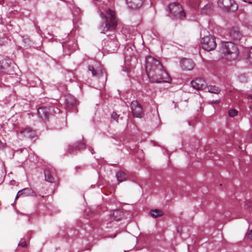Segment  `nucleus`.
<instances>
[{"mask_svg":"<svg viewBox=\"0 0 252 252\" xmlns=\"http://www.w3.org/2000/svg\"><path fill=\"white\" fill-rule=\"evenodd\" d=\"M239 79L242 81L245 82L246 81V79L245 76H244V75H240L239 76Z\"/></svg>","mask_w":252,"mask_h":252,"instance_id":"nucleus-34","label":"nucleus"},{"mask_svg":"<svg viewBox=\"0 0 252 252\" xmlns=\"http://www.w3.org/2000/svg\"><path fill=\"white\" fill-rule=\"evenodd\" d=\"M119 117V115H118L115 112H113L112 114H111V118L112 119H113L114 120H115V121H116L117 122H118V121Z\"/></svg>","mask_w":252,"mask_h":252,"instance_id":"nucleus-31","label":"nucleus"},{"mask_svg":"<svg viewBox=\"0 0 252 252\" xmlns=\"http://www.w3.org/2000/svg\"><path fill=\"white\" fill-rule=\"evenodd\" d=\"M19 246H20L22 247H27V243L26 242H22L18 244Z\"/></svg>","mask_w":252,"mask_h":252,"instance_id":"nucleus-33","label":"nucleus"},{"mask_svg":"<svg viewBox=\"0 0 252 252\" xmlns=\"http://www.w3.org/2000/svg\"><path fill=\"white\" fill-rule=\"evenodd\" d=\"M219 6L227 11L234 12L238 8V6L233 0H219Z\"/></svg>","mask_w":252,"mask_h":252,"instance_id":"nucleus-8","label":"nucleus"},{"mask_svg":"<svg viewBox=\"0 0 252 252\" xmlns=\"http://www.w3.org/2000/svg\"><path fill=\"white\" fill-rule=\"evenodd\" d=\"M20 133L24 137L32 140H35L36 137L35 131L29 128L21 130Z\"/></svg>","mask_w":252,"mask_h":252,"instance_id":"nucleus-16","label":"nucleus"},{"mask_svg":"<svg viewBox=\"0 0 252 252\" xmlns=\"http://www.w3.org/2000/svg\"><path fill=\"white\" fill-rule=\"evenodd\" d=\"M119 45L118 41L115 39L114 36H111L108 38L107 40H104V47L105 50L107 51L109 53H112L115 52Z\"/></svg>","mask_w":252,"mask_h":252,"instance_id":"nucleus-9","label":"nucleus"},{"mask_svg":"<svg viewBox=\"0 0 252 252\" xmlns=\"http://www.w3.org/2000/svg\"><path fill=\"white\" fill-rule=\"evenodd\" d=\"M85 144L84 143H80L79 145H76L75 147L69 146L68 149V152L70 154H73L74 150H80L81 149H85Z\"/></svg>","mask_w":252,"mask_h":252,"instance_id":"nucleus-22","label":"nucleus"},{"mask_svg":"<svg viewBox=\"0 0 252 252\" xmlns=\"http://www.w3.org/2000/svg\"><path fill=\"white\" fill-rule=\"evenodd\" d=\"M14 64L12 62L8 59H4L0 61V71L8 74H13L14 70Z\"/></svg>","mask_w":252,"mask_h":252,"instance_id":"nucleus-7","label":"nucleus"},{"mask_svg":"<svg viewBox=\"0 0 252 252\" xmlns=\"http://www.w3.org/2000/svg\"><path fill=\"white\" fill-rule=\"evenodd\" d=\"M251 137H252V135H251Z\"/></svg>","mask_w":252,"mask_h":252,"instance_id":"nucleus-38","label":"nucleus"},{"mask_svg":"<svg viewBox=\"0 0 252 252\" xmlns=\"http://www.w3.org/2000/svg\"><path fill=\"white\" fill-rule=\"evenodd\" d=\"M190 83L192 88L197 90L206 89V83L205 80L202 78H197L192 81Z\"/></svg>","mask_w":252,"mask_h":252,"instance_id":"nucleus-12","label":"nucleus"},{"mask_svg":"<svg viewBox=\"0 0 252 252\" xmlns=\"http://www.w3.org/2000/svg\"><path fill=\"white\" fill-rule=\"evenodd\" d=\"M52 107H41L38 109L37 114L39 118L42 121H48L49 115L52 114Z\"/></svg>","mask_w":252,"mask_h":252,"instance_id":"nucleus-10","label":"nucleus"},{"mask_svg":"<svg viewBox=\"0 0 252 252\" xmlns=\"http://www.w3.org/2000/svg\"><path fill=\"white\" fill-rule=\"evenodd\" d=\"M221 51L228 60H235L239 54L237 45L232 42L223 43L221 47Z\"/></svg>","mask_w":252,"mask_h":252,"instance_id":"nucleus-2","label":"nucleus"},{"mask_svg":"<svg viewBox=\"0 0 252 252\" xmlns=\"http://www.w3.org/2000/svg\"><path fill=\"white\" fill-rule=\"evenodd\" d=\"M90 151L91 152L92 154H94V150H93V149H90Z\"/></svg>","mask_w":252,"mask_h":252,"instance_id":"nucleus-36","label":"nucleus"},{"mask_svg":"<svg viewBox=\"0 0 252 252\" xmlns=\"http://www.w3.org/2000/svg\"><path fill=\"white\" fill-rule=\"evenodd\" d=\"M201 43L202 48L208 51L214 50L217 46L215 37L211 35L203 37L201 39Z\"/></svg>","mask_w":252,"mask_h":252,"instance_id":"nucleus-6","label":"nucleus"},{"mask_svg":"<svg viewBox=\"0 0 252 252\" xmlns=\"http://www.w3.org/2000/svg\"><path fill=\"white\" fill-rule=\"evenodd\" d=\"M244 206L246 209H250L252 206L251 202L250 200H246L244 203Z\"/></svg>","mask_w":252,"mask_h":252,"instance_id":"nucleus-30","label":"nucleus"},{"mask_svg":"<svg viewBox=\"0 0 252 252\" xmlns=\"http://www.w3.org/2000/svg\"><path fill=\"white\" fill-rule=\"evenodd\" d=\"M158 64V68L155 70V73L158 77V80L155 81H151L153 83H170L171 79L168 74L164 70L163 67L160 62H156Z\"/></svg>","mask_w":252,"mask_h":252,"instance_id":"nucleus-4","label":"nucleus"},{"mask_svg":"<svg viewBox=\"0 0 252 252\" xmlns=\"http://www.w3.org/2000/svg\"><path fill=\"white\" fill-rule=\"evenodd\" d=\"M213 4L211 3H208L201 9V13L202 14L209 15L213 12Z\"/></svg>","mask_w":252,"mask_h":252,"instance_id":"nucleus-19","label":"nucleus"},{"mask_svg":"<svg viewBox=\"0 0 252 252\" xmlns=\"http://www.w3.org/2000/svg\"><path fill=\"white\" fill-rule=\"evenodd\" d=\"M116 177L119 182L125 181L127 178V175L124 172L120 171L116 173Z\"/></svg>","mask_w":252,"mask_h":252,"instance_id":"nucleus-23","label":"nucleus"},{"mask_svg":"<svg viewBox=\"0 0 252 252\" xmlns=\"http://www.w3.org/2000/svg\"><path fill=\"white\" fill-rule=\"evenodd\" d=\"M32 193H33V191H32V190L31 189H29V188L24 189H23L19 190L18 192L15 199H17L19 196H20L21 195H25V196L32 195Z\"/></svg>","mask_w":252,"mask_h":252,"instance_id":"nucleus-21","label":"nucleus"},{"mask_svg":"<svg viewBox=\"0 0 252 252\" xmlns=\"http://www.w3.org/2000/svg\"><path fill=\"white\" fill-rule=\"evenodd\" d=\"M238 111L235 109H231L228 111L229 116L231 117H234L237 115Z\"/></svg>","mask_w":252,"mask_h":252,"instance_id":"nucleus-28","label":"nucleus"},{"mask_svg":"<svg viewBox=\"0 0 252 252\" xmlns=\"http://www.w3.org/2000/svg\"><path fill=\"white\" fill-rule=\"evenodd\" d=\"M247 50L249 51L247 60L252 64V47L250 49L248 48Z\"/></svg>","mask_w":252,"mask_h":252,"instance_id":"nucleus-27","label":"nucleus"},{"mask_svg":"<svg viewBox=\"0 0 252 252\" xmlns=\"http://www.w3.org/2000/svg\"><path fill=\"white\" fill-rule=\"evenodd\" d=\"M101 22L98 26V29L101 33H104L108 31L114 30L117 26V21L116 19L115 12L108 9L106 14L100 12Z\"/></svg>","mask_w":252,"mask_h":252,"instance_id":"nucleus-1","label":"nucleus"},{"mask_svg":"<svg viewBox=\"0 0 252 252\" xmlns=\"http://www.w3.org/2000/svg\"><path fill=\"white\" fill-rule=\"evenodd\" d=\"M62 46L63 49L68 48L70 50H71V51L73 50V49H72L71 47L70 46V45L68 44H67L66 43H63Z\"/></svg>","mask_w":252,"mask_h":252,"instance_id":"nucleus-32","label":"nucleus"},{"mask_svg":"<svg viewBox=\"0 0 252 252\" xmlns=\"http://www.w3.org/2000/svg\"><path fill=\"white\" fill-rule=\"evenodd\" d=\"M66 107L68 109H71L75 107L77 104L76 98L72 95H68L65 99Z\"/></svg>","mask_w":252,"mask_h":252,"instance_id":"nucleus-17","label":"nucleus"},{"mask_svg":"<svg viewBox=\"0 0 252 252\" xmlns=\"http://www.w3.org/2000/svg\"><path fill=\"white\" fill-rule=\"evenodd\" d=\"M123 216V212L119 210H115L113 214L110 216L111 220H119Z\"/></svg>","mask_w":252,"mask_h":252,"instance_id":"nucleus-20","label":"nucleus"},{"mask_svg":"<svg viewBox=\"0 0 252 252\" xmlns=\"http://www.w3.org/2000/svg\"><path fill=\"white\" fill-rule=\"evenodd\" d=\"M248 237L249 238H251L252 239V230H251L249 233L248 234Z\"/></svg>","mask_w":252,"mask_h":252,"instance_id":"nucleus-35","label":"nucleus"},{"mask_svg":"<svg viewBox=\"0 0 252 252\" xmlns=\"http://www.w3.org/2000/svg\"><path fill=\"white\" fill-rule=\"evenodd\" d=\"M144 0H126L128 7L132 9L140 8L143 4Z\"/></svg>","mask_w":252,"mask_h":252,"instance_id":"nucleus-15","label":"nucleus"},{"mask_svg":"<svg viewBox=\"0 0 252 252\" xmlns=\"http://www.w3.org/2000/svg\"><path fill=\"white\" fill-rule=\"evenodd\" d=\"M45 178L47 181L50 183H53L54 177L51 175V172L49 169H45L44 171Z\"/></svg>","mask_w":252,"mask_h":252,"instance_id":"nucleus-24","label":"nucleus"},{"mask_svg":"<svg viewBox=\"0 0 252 252\" xmlns=\"http://www.w3.org/2000/svg\"><path fill=\"white\" fill-rule=\"evenodd\" d=\"M181 66L183 69L186 70H192L194 66V63L189 59H183L180 62Z\"/></svg>","mask_w":252,"mask_h":252,"instance_id":"nucleus-13","label":"nucleus"},{"mask_svg":"<svg viewBox=\"0 0 252 252\" xmlns=\"http://www.w3.org/2000/svg\"><path fill=\"white\" fill-rule=\"evenodd\" d=\"M208 91L212 94H218L220 92V89L215 86H209L207 87Z\"/></svg>","mask_w":252,"mask_h":252,"instance_id":"nucleus-26","label":"nucleus"},{"mask_svg":"<svg viewBox=\"0 0 252 252\" xmlns=\"http://www.w3.org/2000/svg\"><path fill=\"white\" fill-rule=\"evenodd\" d=\"M128 51V49L127 48V49L126 50V51H125V54H126V55H127V54L126 52H127V51Z\"/></svg>","mask_w":252,"mask_h":252,"instance_id":"nucleus-37","label":"nucleus"},{"mask_svg":"<svg viewBox=\"0 0 252 252\" xmlns=\"http://www.w3.org/2000/svg\"><path fill=\"white\" fill-rule=\"evenodd\" d=\"M89 70L92 72L93 76L97 78L103 76L105 73L104 70L99 65L95 68L92 66H89Z\"/></svg>","mask_w":252,"mask_h":252,"instance_id":"nucleus-14","label":"nucleus"},{"mask_svg":"<svg viewBox=\"0 0 252 252\" xmlns=\"http://www.w3.org/2000/svg\"><path fill=\"white\" fill-rule=\"evenodd\" d=\"M130 108L133 116L136 118H141L143 116V109L137 100H133L131 103Z\"/></svg>","mask_w":252,"mask_h":252,"instance_id":"nucleus-11","label":"nucleus"},{"mask_svg":"<svg viewBox=\"0 0 252 252\" xmlns=\"http://www.w3.org/2000/svg\"><path fill=\"white\" fill-rule=\"evenodd\" d=\"M151 216L154 218H157L158 217H160L163 215V213L161 210L159 209H155L151 211Z\"/></svg>","mask_w":252,"mask_h":252,"instance_id":"nucleus-25","label":"nucleus"},{"mask_svg":"<svg viewBox=\"0 0 252 252\" xmlns=\"http://www.w3.org/2000/svg\"><path fill=\"white\" fill-rule=\"evenodd\" d=\"M247 98L249 99V108L252 110V94H249L247 95Z\"/></svg>","mask_w":252,"mask_h":252,"instance_id":"nucleus-29","label":"nucleus"},{"mask_svg":"<svg viewBox=\"0 0 252 252\" xmlns=\"http://www.w3.org/2000/svg\"><path fill=\"white\" fill-rule=\"evenodd\" d=\"M156 62H160L158 60L149 56L146 58V71L150 81L158 80V76L155 73V70L158 68V64Z\"/></svg>","mask_w":252,"mask_h":252,"instance_id":"nucleus-3","label":"nucleus"},{"mask_svg":"<svg viewBox=\"0 0 252 252\" xmlns=\"http://www.w3.org/2000/svg\"><path fill=\"white\" fill-rule=\"evenodd\" d=\"M168 8L171 15L176 19H183L186 17V12L178 2L169 4Z\"/></svg>","mask_w":252,"mask_h":252,"instance_id":"nucleus-5","label":"nucleus"},{"mask_svg":"<svg viewBox=\"0 0 252 252\" xmlns=\"http://www.w3.org/2000/svg\"><path fill=\"white\" fill-rule=\"evenodd\" d=\"M229 35L230 37L235 41L240 40L242 37V34L237 28H233L231 30Z\"/></svg>","mask_w":252,"mask_h":252,"instance_id":"nucleus-18","label":"nucleus"}]
</instances>
